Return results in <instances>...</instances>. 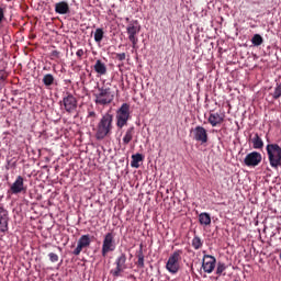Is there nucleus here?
<instances>
[{
  "label": "nucleus",
  "instance_id": "nucleus-36",
  "mask_svg": "<svg viewBox=\"0 0 281 281\" xmlns=\"http://www.w3.org/2000/svg\"><path fill=\"white\" fill-rule=\"evenodd\" d=\"M50 56H52V60H54V58H60V52L52 50Z\"/></svg>",
  "mask_w": 281,
  "mask_h": 281
},
{
  "label": "nucleus",
  "instance_id": "nucleus-37",
  "mask_svg": "<svg viewBox=\"0 0 281 281\" xmlns=\"http://www.w3.org/2000/svg\"><path fill=\"white\" fill-rule=\"evenodd\" d=\"M8 78V74H5V70H0V80H5Z\"/></svg>",
  "mask_w": 281,
  "mask_h": 281
},
{
  "label": "nucleus",
  "instance_id": "nucleus-29",
  "mask_svg": "<svg viewBox=\"0 0 281 281\" xmlns=\"http://www.w3.org/2000/svg\"><path fill=\"white\" fill-rule=\"evenodd\" d=\"M227 269V266L224 262H218L216 268V274L222 276L223 271Z\"/></svg>",
  "mask_w": 281,
  "mask_h": 281
},
{
  "label": "nucleus",
  "instance_id": "nucleus-6",
  "mask_svg": "<svg viewBox=\"0 0 281 281\" xmlns=\"http://www.w3.org/2000/svg\"><path fill=\"white\" fill-rule=\"evenodd\" d=\"M126 32L128 35V41L132 43L133 49H135V47H137V43H139L137 34L142 32V26L139 25V22H137V20L128 22L126 26Z\"/></svg>",
  "mask_w": 281,
  "mask_h": 281
},
{
  "label": "nucleus",
  "instance_id": "nucleus-5",
  "mask_svg": "<svg viewBox=\"0 0 281 281\" xmlns=\"http://www.w3.org/2000/svg\"><path fill=\"white\" fill-rule=\"evenodd\" d=\"M117 244H115V233L109 232L103 237V244L101 248V256L106 258L109 254L115 251Z\"/></svg>",
  "mask_w": 281,
  "mask_h": 281
},
{
  "label": "nucleus",
  "instance_id": "nucleus-28",
  "mask_svg": "<svg viewBox=\"0 0 281 281\" xmlns=\"http://www.w3.org/2000/svg\"><path fill=\"white\" fill-rule=\"evenodd\" d=\"M137 258H138L137 263H136L137 267L139 269H144V251L142 250V248H140L138 255H137Z\"/></svg>",
  "mask_w": 281,
  "mask_h": 281
},
{
  "label": "nucleus",
  "instance_id": "nucleus-2",
  "mask_svg": "<svg viewBox=\"0 0 281 281\" xmlns=\"http://www.w3.org/2000/svg\"><path fill=\"white\" fill-rule=\"evenodd\" d=\"M94 103L99 106H109L115 100V92L111 88L101 87L93 93Z\"/></svg>",
  "mask_w": 281,
  "mask_h": 281
},
{
  "label": "nucleus",
  "instance_id": "nucleus-33",
  "mask_svg": "<svg viewBox=\"0 0 281 281\" xmlns=\"http://www.w3.org/2000/svg\"><path fill=\"white\" fill-rule=\"evenodd\" d=\"M48 258H49L50 262H58V260H59L58 255L55 252H49Z\"/></svg>",
  "mask_w": 281,
  "mask_h": 281
},
{
  "label": "nucleus",
  "instance_id": "nucleus-19",
  "mask_svg": "<svg viewBox=\"0 0 281 281\" xmlns=\"http://www.w3.org/2000/svg\"><path fill=\"white\" fill-rule=\"evenodd\" d=\"M115 267L121 268L123 271H126L128 269V266L126 265V254H121L114 262Z\"/></svg>",
  "mask_w": 281,
  "mask_h": 281
},
{
  "label": "nucleus",
  "instance_id": "nucleus-13",
  "mask_svg": "<svg viewBox=\"0 0 281 281\" xmlns=\"http://www.w3.org/2000/svg\"><path fill=\"white\" fill-rule=\"evenodd\" d=\"M91 245V237L89 235H82L78 243L76 249L72 251L74 256H80L82 250Z\"/></svg>",
  "mask_w": 281,
  "mask_h": 281
},
{
  "label": "nucleus",
  "instance_id": "nucleus-20",
  "mask_svg": "<svg viewBox=\"0 0 281 281\" xmlns=\"http://www.w3.org/2000/svg\"><path fill=\"white\" fill-rule=\"evenodd\" d=\"M133 135H135V127H128L125 132V135L123 137V144L126 146L133 142Z\"/></svg>",
  "mask_w": 281,
  "mask_h": 281
},
{
  "label": "nucleus",
  "instance_id": "nucleus-7",
  "mask_svg": "<svg viewBox=\"0 0 281 281\" xmlns=\"http://www.w3.org/2000/svg\"><path fill=\"white\" fill-rule=\"evenodd\" d=\"M182 254H183V250L178 249V250H175L172 255H170V257L168 258V261L166 263V269L172 276L179 273V269H180L179 262L181 260Z\"/></svg>",
  "mask_w": 281,
  "mask_h": 281
},
{
  "label": "nucleus",
  "instance_id": "nucleus-3",
  "mask_svg": "<svg viewBox=\"0 0 281 281\" xmlns=\"http://www.w3.org/2000/svg\"><path fill=\"white\" fill-rule=\"evenodd\" d=\"M266 151L268 155V161L273 170L281 168V147L280 145L272 143L266 146Z\"/></svg>",
  "mask_w": 281,
  "mask_h": 281
},
{
  "label": "nucleus",
  "instance_id": "nucleus-25",
  "mask_svg": "<svg viewBox=\"0 0 281 281\" xmlns=\"http://www.w3.org/2000/svg\"><path fill=\"white\" fill-rule=\"evenodd\" d=\"M251 43H252V45H255V47H260V45H262V43H265V40L262 38V35L255 34L251 38Z\"/></svg>",
  "mask_w": 281,
  "mask_h": 281
},
{
  "label": "nucleus",
  "instance_id": "nucleus-32",
  "mask_svg": "<svg viewBox=\"0 0 281 281\" xmlns=\"http://www.w3.org/2000/svg\"><path fill=\"white\" fill-rule=\"evenodd\" d=\"M88 119H91L92 122H95V117H98V113H95V111H92V110H88V115H87Z\"/></svg>",
  "mask_w": 281,
  "mask_h": 281
},
{
  "label": "nucleus",
  "instance_id": "nucleus-35",
  "mask_svg": "<svg viewBox=\"0 0 281 281\" xmlns=\"http://www.w3.org/2000/svg\"><path fill=\"white\" fill-rule=\"evenodd\" d=\"M76 56L79 58V60H82V57L85 56V50L82 48L78 49Z\"/></svg>",
  "mask_w": 281,
  "mask_h": 281
},
{
  "label": "nucleus",
  "instance_id": "nucleus-9",
  "mask_svg": "<svg viewBox=\"0 0 281 281\" xmlns=\"http://www.w3.org/2000/svg\"><path fill=\"white\" fill-rule=\"evenodd\" d=\"M60 106H64L66 113H74L76 109H78V100L74 94L67 93V95L63 98V101H60Z\"/></svg>",
  "mask_w": 281,
  "mask_h": 281
},
{
  "label": "nucleus",
  "instance_id": "nucleus-39",
  "mask_svg": "<svg viewBox=\"0 0 281 281\" xmlns=\"http://www.w3.org/2000/svg\"><path fill=\"white\" fill-rule=\"evenodd\" d=\"M126 21H130V19H128V18H126Z\"/></svg>",
  "mask_w": 281,
  "mask_h": 281
},
{
  "label": "nucleus",
  "instance_id": "nucleus-21",
  "mask_svg": "<svg viewBox=\"0 0 281 281\" xmlns=\"http://www.w3.org/2000/svg\"><path fill=\"white\" fill-rule=\"evenodd\" d=\"M199 223L200 225H211L212 224V217L210 216L209 213H201L199 215Z\"/></svg>",
  "mask_w": 281,
  "mask_h": 281
},
{
  "label": "nucleus",
  "instance_id": "nucleus-26",
  "mask_svg": "<svg viewBox=\"0 0 281 281\" xmlns=\"http://www.w3.org/2000/svg\"><path fill=\"white\" fill-rule=\"evenodd\" d=\"M123 273H124V270L119 266H115L114 269L110 270V276H112L113 278H122Z\"/></svg>",
  "mask_w": 281,
  "mask_h": 281
},
{
  "label": "nucleus",
  "instance_id": "nucleus-38",
  "mask_svg": "<svg viewBox=\"0 0 281 281\" xmlns=\"http://www.w3.org/2000/svg\"><path fill=\"white\" fill-rule=\"evenodd\" d=\"M233 281H238V279H234Z\"/></svg>",
  "mask_w": 281,
  "mask_h": 281
},
{
  "label": "nucleus",
  "instance_id": "nucleus-14",
  "mask_svg": "<svg viewBox=\"0 0 281 281\" xmlns=\"http://www.w3.org/2000/svg\"><path fill=\"white\" fill-rule=\"evenodd\" d=\"M8 221H10L8 217V210H5L3 206H0V232H2V234H5V232L9 229Z\"/></svg>",
  "mask_w": 281,
  "mask_h": 281
},
{
  "label": "nucleus",
  "instance_id": "nucleus-1",
  "mask_svg": "<svg viewBox=\"0 0 281 281\" xmlns=\"http://www.w3.org/2000/svg\"><path fill=\"white\" fill-rule=\"evenodd\" d=\"M113 133V114L106 112L102 115L97 124L94 137L99 142H102L105 137H111Z\"/></svg>",
  "mask_w": 281,
  "mask_h": 281
},
{
  "label": "nucleus",
  "instance_id": "nucleus-16",
  "mask_svg": "<svg viewBox=\"0 0 281 281\" xmlns=\"http://www.w3.org/2000/svg\"><path fill=\"white\" fill-rule=\"evenodd\" d=\"M250 142L255 150H262L265 148V140H262V137L260 136L259 133H255L252 138H250Z\"/></svg>",
  "mask_w": 281,
  "mask_h": 281
},
{
  "label": "nucleus",
  "instance_id": "nucleus-23",
  "mask_svg": "<svg viewBox=\"0 0 281 281\" xmlns=\"http://www.w3.org/2000/svg\"><path fill=\"white\" fill-rule=\"evenodd\" d=\"M140 161H144V155L142 154L132 155V161H131L132 168H139Z\"/></svg>",
  "mask_w": 281,
  "mask_h": 281
},
{
  "label": "nucleus",
  "instance_id": "nucleus-10",
  "mask_svg": "<svg viewBox=\"0 0 281 281\" xmlns=\"http://www.w3.org/2000/svg\"><path fill=\"white\" fill-rule=\"evenodd\" d=\"M10 194H21L27 192V186H25V178L18 176L15 181L9 189Z\"/></svg>",
  "mask_w": 281,
  "mask_h": 281
},
{
  "label": "nucleus",
  "instance_id": "nucleus-12",
  "mask_svg": "<svg viewBox=\"0 0 281 281\" xmlns=\"http://www.w3.org/2000/svg\"><path fill=\"white\" fill-rule=\"evenodd\" d=\"M202 268L204 273H212L216 269V257L212 255H204L202 261Z\"/></svg>",
  "mask_w": 281,
  "mask_h": 281
},
{
  "label": "nucleus",
  "instance_id": "nucleus-34",
  "mask_svg": "<svg viewBox=\"0 0 281 281\" xmlns=\"http://www.w3.org/2000/svg\"><path fill=\"white\" fill-rule=\"evenodd\" d=\"M115 58L122 63L123 60H126V53H116Z\"/></svg>",
  "mask_w": 281,
  "mask_h": 281
},
{
  "label": "nucleus",
  "instance_id": "nucleus-31",
  "mask_svg": "<svg viewBox=\"0 0 281 281\" xmlns=\"http://www.w3.org/2000/svg\"><path fill=\"white\" fill-rule=\"evenodd\" d=\"M3 21H5V7H0V27Z\"/></svg>",
  "mask_w": 281,
  "mask_h": 281
},
{
  "label": "nucleus",
  "instance_id": "nucleus-22",
  "mask_svg": "<svg viewBox=\"0 0 281 281\" xmlns=\"http://www.w3.org/2000/svg\"><path fill=\"white\" fill-rule=\"evenodd\" d=\"M191 246L193 247V249L199 251V249L203 248V239H201V237L195 234L193 239L191 240Z\"/></svg>",
  "mask_w": 281,
  "mask_h": 281
},
{
  "label": "nucleus",
  "instance_id": "nucleus-15",
  "mask_svg": "<svg viewBox=\"0 0 281 281\" xmlns=\"http://www.w3.org/2000/svg\"><path fill=\"white\" fill-rule=\"evenodd\" d=\"M207 122L213 127L220 126V124H223V122H225V114H220L218 112L210 113Z\"/></svg>",
  "mask_w": 281,
  "mask_h": 281
},
{
  "label": "nucleus",
  "instance_id": "nucleus-30",
  "mask_svg": "<svg viewBox=\"0 0 281 281\" xmlns=\"http://www.w3.org/2000/svg\"><path fill=\"white\" fill-rule=\"evenodd\" d=\"M272 98L273 100L281 98V83L276 87L274 92L272 93Z\"/></svg>",
  "mask_w": 281,
  "mask_h": 281
},
{
  "label": "nucleus",
  "instance_id": "nucleus-11",
  "mask_svg": "<svg viewBox=\"0 0 281 281\" xmlns=\"http://www.w3.org/2000/svg\"><path fill=\"white\" fill-rule=\"evenodd\" d=\"M261 162H262V154L258 151L249 153L244 159V164L248 168H256V166H260Z\"/></svg>",
  "mask_w": 281,
  "mask_h": 281
},
{
  "label": "nucleus",
  "instance_id": "nucleus-27",
  "mask_svg": "<svg viewBox=\"0 0 281 281\" xmlns=\"http://www.w3.org/2000/svg\"><path fill=\"white\" fill-rule=\"evenodd\" d=\"M103 38H104V30L103 29H97L95 32H94L95 43H102Z\"/></svg>",
  "mask_w": 281,
  "mask_h": 281
},
{
  "label": "nucleus",
  "instance_id": "nucleus-24",
  "mask_svg": "<svg viewBox=\"0 0 281 281\" xmlns=\"http://www.w3.org/2000/svg\"><path fill=\"white\" fill-rule=\"evenodd\" d=\"M54 75L52 74H46L43 79L42 82L44 83L45 87H52V85H54Z\"/></svg>",
  "mask_w": 281,
  "mask_h": 281
},
{
  "label": "nucleus",
  "instance_id": "nucleus-17",
  "mask_svg": "<svg viewBox=\"0 0 281 281\" xmlns=\"http://www.w3.org/2000/svg\"><path fill=\"white\" fill-rule=\"evenodd\" d=\"M56 14H69V3L60 1L55 4Z\"/></svg>",
  "mask_w": 281,
  "mask_h": 281
},
{
  "label": "nucleus",
  "instance_id": "nucleus-18",
  "mask_svg": "<svg viewBox=\"0 0 281 281\" xmlns=\"http://www.w3.org/2000/svg\"><path fill=\"white\" fill-rule=\"evenodd\" d=\"M93 69L98 76H106V64L98 59L93 66Z\"/></svg>",
  "mask_w": 281,
  "mask_h": 281
},
{
  "label": "nucleus",
  "instance_id": "nucleus-8",
  "mask_svg": "<svg viewBox=\"0 0 281 281\" xmlns=\"http://www.w3.org/2000/svg\"><path fill=\"white\" fill-rule=\"evenodd\" d=\"M191 135L193 137V142H198V144H201V146H205V144L210 142L207 130H205V127L201 125H198L193 130H191Z\"/></svg>",
  "mask_w": 281,
  "mask_h": 281
},
{
  "label": "nucleus",
  "instance_id": "nucleus-4",
  "mask_svg": "<svg viewBox=\"0 0 281 281\" xmlns=\"http://www.w3.org/2000/svg\"><path fill=\"white\" fill-rule=\"evenodd\" d=\"M128 120H131V104L123 103L116 111V126L122 128L128 126Z\"/></svg>",
  "mask_w": 281,
  "mask_h": 281
}]
</instances>
